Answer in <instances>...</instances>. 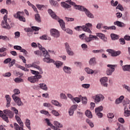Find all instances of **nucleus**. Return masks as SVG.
Returning <instances> with one entry per match:
<instances>
[{
	"label": "nucleus",
	"instance_id": "1",
	"mask_svg": "<svg viewBox=\"0 0 130 130\" xmlns=\"http://www.w3.org/2000/svg\"><path fill=\"white\" fill-rule=\"evenodd\" d=\"M66 2L67 3V4H69V5L74 6L76 10H78V11H81V12H84L85 14L88 18H91V19H93V18H94V16L93 15V14H92V13H91V12H90V11L84 6L77 5H76V3L72 2V0H68L66 1Z\"/></svg>",
	"mask_w": 130,
	"mask_h": 130
},
{
	"label": "nucleus",
	"instance_id": "2",
	"mask_svg": "<svg viewBox=\"0 0 130 130\" xmlns=\"http://www.w3.org/2000/svg\"><path fill=\"white\" fill-rule=\"evenodd\" d=\"M38 46L41 51L42 52L43 56L45 57L43 58V61L45 62H47V63H50V62H54V60L50 58V55H49L48 52L45 50V48L42 47V46L39 43H38Z\"/></svg>",
	"mask_w": 130,
	"mask_h": 130
},
{
	"label": "nucleus",
	"instance_id": "3",
	"mask_svg": "<svg viewBox=\"0 0 130 130\" xmlns=\"http://www.w3.org/2000/svg\"><path fill=\"white\" fill-rule=\"evenodd\" d=\"M98 37H99V38L102 39V40H103L105 42H106V41H107V38L105 37V35L102 33H97L96 36L89 35V37H86L85 39L86 42H90L92 41V40H94V39H95V40H98V39H99Z\"/></svg>",
	"mask_w": 130,
	"mask_h": 130
},
{
	"label": "nucleus",
	"instance_id": "4",
	"mask_svg": "<svg viewBox=\"0 0 130 130\" xmlns=\"http://www.w3.org/2000/svg\"><path fill=\"white\" fill-rule=\"evenodd\" d=\"M4 112L5 114H4L3 111L0 110V117H2L5 121H6V122H9V118H8V116L9 118H13V117H14V113L8 109L4 110Z\"/></svg>",
	"mask_w": 130,
	"mask_h": 130
},
{
	"label": "nucleus",
	"instance_id": "5",
	"mask_svg": "<svg viewBox=\"0 0 130 130\" xmlns=\"http://www.w3.org/2000/svg\"><path fill=\"white\" fill-rule=\"evenodd\" d=\"M13 92L14 94L12 95V98L14 101H15V103H16L17 105L18 106H22V105H23V102L21 101V99L18 96V94L21 93L20 90L18 89H15L13 90Z\"/></svg>",
	"mask_w": 130,
	"mask_h": 130
},
{
	"label": "nucleus",
	"instance_id": "6",
	"mask_svg": "<svg viewBox=\"0 0 130 130\" xmlns=\"http://www.w3.org/2000/svg\"><path fill=\"white\" fill-rule=\"evenodd\" d=\"M58 22L59 23L60 26L62 30L66 31V32L68 34H70V35H73L72 30L70 28H67L66 29V23L63 22V20L62 19H58Z\"/></svg>",
	"mask_w": 130,
	"mask_h": 130
},
{
	"label": "nucleus",
	"instance_id": "7",
	"mask_svg": "<svg viewBox=\"0 0 130 130\" xmlns=\"http://www.w3.org/2000/svg\"><path fill=\"white\" fill-rule=\"evenodd\" d=\"M4 20L2 22V26L4 29H7V30H10L11 29V26L10 24L8 23V15L6 14L3 17Z\"/></svg>",
	"mask_w": 130,
	"mask_h": 130
},
{
	"label": "nucleus",
	"instance_id": "8",
	"mask_svg": "<svg viewBox=\"0 0 130 130\" xmlns=\"http://www.w3.org/2000/svg\"><path fill=\"white\" fill-rule=\"evenodd\" d=\"M108 68H109V69H108L106 71L107 75L108 76H111L112 75V73L115 71V68L117 67V65L116 64H108L107 65Z\"/></svg>",
	"mask_w": 130,
	"mask_h": 130
},
{
	"label": "nucleus",
	"instance_id": "9",
	"mask_svg": "<svg viewBox=\"0 0 130 130\" xmlns=\"http://www.w3.org/2000/svg\"><path fill=\"white\" fill-rule=\"evenodd\" d=\"M21 14H24V12L18 11L17 13L14 14L13 15V17L15 18V19H18L19 21H21L22 22H26V19L24 16H21Z\"/></svg>",
	"mask_w": 130,
	"mask_h": 130
},
{
	"label": "nucleus",
	"instance_id": "10",
	"mask_svg": "<svg viewBox=\"0 0 130 130\" xmlns=\"http://www.w3.org/2000/svg\"><path fill=\"white\" fill-rule=\"evenodd\" d=\"M92 99L94 100L95 103H99L101 101L104 100V96L101 94H96L92 96Z\"/></svg>",
	"mask_w": 130,
	"mask_h": 130
},
{
	"label": "nucleus",
	"instance_id": "11",
	"mask_svg": "<svg viewBox=\"0 0 130 130\" xmlns=\"http://www.w3.org/2000/svg\"><path fill=\"white\" fill-rule=\"evenodd\" d=\"M75 30H77V31H80V30H82V29L83 30V31H85V32H87L88 33H89V34H91L92 33V31L90 30V29L88 28L86 25H83V26H77L74 28Z\"/></svg>",
	"mask_w": 130,
	"mask_h": 130
},
{
	"label": "nucleus",
	"instance_id": "12",
	"mask_svg": "<svg viewBox=\"0 0 130 130\" xmlns=\"http://www.w3.org/2000/svg\"><path fill=\"white\" fill-rule=\"evenodd\" d=\"M42 76L41 75H36L35 76L30 77L28 78V80L30 83H35V82L38 81L39 79H41Z\"/></svg>",
	"mask_w": 130,
	"mask_h": 130
},
{
	"label": "nucleus",
	"instance_id": "13",
	"mask_svg": "<svg viewBox=\"0 0 130 130\" xmlns=\"http://www.w3.org/2000/svg\"><path fill=\"white\" fill-rule=\"evenodd\" d=\"M51 35L53 37L55 38H58L60 36L59 31L57 30V29L53 28L50 30Z\"/></svg>",
	"mask_w": 130,
	"mask_h": 130
},
{
	"label": "nucleus",
	"instance_id": "14",
	"mask_svg": "<svg viewBox=\"0 0 130 130\" xmlns=\"http://www.w3.org/2000/svg\"><path fill=\"white\" fill-rule=\"evenodd\" d=\"M107 52L110 53L111 56H118V55H120V54H121V52L120 51H115L111 49H107Z\"/></svg>",
	"mask_w": 130,
	"mask_h": 130
},
{
	"label": "nucleus",
	"instance_id": "15",
	"mask_svg": "<svg viewBox=\"0 0 130 130\" xmlns=\"http://www.w3.org/2000/svg\"><path fill=\"white\" fill-rule=\"evenodd\" d=\"M40 62H35L31 63L32 64V68H35V69H37V70H38L40 72V74H42L43 73V71H42V68H41L39 64H40Z\"/></svg>",
	"mask_w": 130,
	"mask_h": 130
},
{
	"label": "nucleus",
	"instance_id": "16",
	"mask_svg": "<svg viewBox=\"0 0 130 130\" xmlns=\"http://www.w3.org/2000/svg\"><path fill=\"white\" fill-rule=\"evenodd\" d=\"M100 81L102 86L104 87H107V86H108V84H107V82H108V78L107 77H103L100 79Z\"/></svg>",
	"mask_w": 130,
	"mask_h": 130
},
{
	"label": "nucleus",
	"instance_id": "17",
	"mask_svg": "<svg viewBox=\"0 0 130 130\" xmlns=\"http://www.w3.org/2000/svg\"><path fill=\"white\" fill-rule=\"evenodd\" d=\"M14 49H16V50H20V52H23L24 54H27L28 53L26 50L22 49V47L20 46H14Z\"/></svg>",
	"mask_w": 130,
	"mask_h": 130
},
{
	"label": "nucleus",
	"instance_id": "18",
	"mask_svg": "<svg viewBox=\"0 0 130 130\" xmlns=\"http://www.w3.org/2000/svg\"><path fill=\"white\" fill-rule=\"evenodd\" d=\"M46 122H47L48 125H49V126H50V127H51V128H52V129H54V130H60V129L56 127L54 125H53V124H51V123L50 122V121H49V119L46 118L45 119Z\"/></svg>",
	"mask_w": 130,
	"mask_h": 130
},
{
	"label": "nucleus",
	"instance_id": "19",
	"mask_svg": "<svg viewBox=\"0 0 130 130\" xmlns=\"http://www.w3.org/2000/svg\"><path fill=\"white\" fill-rule=\"evenodd\" d=\"M114 25L118 26V27H120L121 28L125 27V24L119 21H116L114 22Z\"/></svg>",
	"mask_w": 130,
	"mask_h": 130
},
{
	"label": "nucleus",
	"instance_id": "20",
	"mask_svg": "<svg viewBox=\"0 0 130 130\" xmlns=\"http://www.w3.org/2000/svg\"><path fill=\"white\" fill-rule=\"evenodd\" d=\"M63 71L66 73V74H71L72 73V68L68 66H64L63 67Z\"/></svg>",
	"mask_w": 130,
	"mask_h": 130
},
{
	"label": "nucleus",
	"instance_id": "21",
	"mask_svg": "<svg viewBox=\"0 0 130 130\" xmlns=\"http://www.w3.org/2000/svg\"><path fill=\"white\" fill-rule=\"evenodd\" d=\"M48 12L49 15H50L52 18H53V19H55V20H56V19H57V16H56L55 13L53 11H52V10L48 9Z\"/></svg>",
	"mask_w": 130,
	"mask_h": 130
},
{
	"label": "nucleus",
	"instance_id": "22",
	"mask_svg": "<svg viewBox=\"0 0 130 130\" xmlns=\"http://www.w3.org/2000/svg\"><path fill=\"white\" fill-rule=\"evenodd\" d=\"M5 98H6L7 100V107H10L11 106V97H10V95L8 94H6L5 96Z\"/></svg>",
	"mask_w": 130,
	"mask_h": 130
},
{
	"label": "nucleus",
	"instance_id": "23",
	"mask_svg": "<svg viewBox=\"0 0 130 130\" xmlns=\"http://www.w3.org/2000/svg\"><path fill=\"white\" fill-rule=\"evenodd\" d=\"M40 88L44 91H47L48 90V87H47V85L45 83H41L39 84Z\"/></svg>",
	"mask_w": 130,
	"mask_h": 130
},
{
	"label": "nucleus",
	"instance_id": "24",
	"mask_svg": "<svg viewBox=\"0 0 130 130\" xmlns=\"http://www.w3.org/2000/svg\"><path fill=\"white\" fill-rule=\"evenodd\" d=\"M40 39L41 40H51V38L48 37L47 35H44L40 37Z\"/></svg>",
	"mask_w": 130,
	"mask_h": 130
},
{
	"label": "nucleus",
	"instance_id": "25",
	"mask_svg": "<svg viewBox=\"0 0 130 130\" xmlns=\"http://www.w3.org/2000/svg\"><path fill=\"white\" fill-rule=\"evenodd\" d=\"M51 103L55 106H57V107H61V104H60L57 101L53 100L51 101Z\"/></svg>",
	"mask_w": 130,
	"mask_h": 130
},
{
	"label": "nucleus",
	"instance_id": "26",
	"mask_svg": "<svg viewBox=\"0 0 130 130\" xmlns=\"http://www.w3.org/2000/svg\"><path fill=\"white\" fill-rule=\"evenodd\" d=\"M25 125L28 129L31 130V121L28 119H26L25 120Z\"/></svg>",
	"mask_w": 130,
	"mask_h": 130
},
{
	"label": "nucleus",
	"instance_id": "27",
	"mask_svg": "<svg viewBox=\"0 0 130 130\" xmlns=\"http://www.w3.org/2000/svg\"><path fill=\"white\" fill-rule=\"evenodd\" d=\"M89 63L90 66H95L96 64V58L93 57L90 59Z\"/></svg>",
	"mask_w": 130,
	"mask_h": 130
},
{
	"label": "nucleus",
	"instance_id": "28",
	"mask_svg": "<svg viewBox=\"0 0 130 130\" xmlns=\"http://www.w3.org/2000/svg\"><path fill=\"white\" fill-rule=\"evenodd\" d=\"M82 98V95H79V98H73L72 100L73 102H76L77 103H80L81 102V99Z\"/></svg>",
	"mask_w": 130,
	"mask_h": 130
},
{
	"label": "nucleus",
	"instance_id": "29",
	"mask_svg": "<svg viewBox=\"0 0 130 130\" xmlns=\"http://www.w3.org/2000/svg\"><path fill=\"white\" fill-rule=\"evenodd\" d=\"M103 28L105 29L106 30H115L116 29V27L114 25L109 27L107 26H103Z\"/></svg>",
	"mask_w": 130,
	"mask_h": 130
},
{
	"label": "nucleus",
	"instance_id": "30",
	"mask_svg": "<svg viewBox=\"0 0 130 130\" xmlns=\"http://www.w3.org/2000/svg\"><path fill=\"white\" fill-rule=\"evenodd\" d=\"M111 38L112 40H117V39H119V36L115 34H111Z\"/></svg>",
	"mask_w": 130,
	"mask_h": 130
},
{
	"label": "nucleus",
	"instance_id": "31",
	"mask_svg": "<svg viewBox=\"0 0 130 130\" xmlns=\"http://www.w3.org/2000/svg\"><path fill=\"white\" fill-rule=\"evenodd\" d=\"M124 72H130V64L125 65L122 67Z\"/></svg>",
	"mask_w": 130,
	"mask_h": 130
},
{
	"label": "nucleus",
	"instance_id": "32",
	"mask_svg": "<svg viewBox=\"0 0 130 130\" xmlns=\"http://www.w3.org/2000/svg\"><path fill=\"white\" fill-rule=\"evenodd\" d=\"M61 6L64 9H70V8H71V6L66 3V2H61Z\"/></svg>",
	"mask_w": 130,
	"mask_h": 130
},
{
	"label": "nucleus",
	"instance_id": "33",
	"mask_svg": "<svg viewBox=\"0 0 130 130\" xmlns=\"http://www.w3.org/2000/svg\"><path fill=\"white\" fill-rule=\"evenodd\" d=\"M54 64L56 66V67L57 68V69H59V68H60V67L63 64V63L60 61H57L54 63Z\"/></svg>",
	"mask_w": 130,
	"mask_h": 130
},
{
	"label": "nucleus",
	"instance_id": "34",
	"mask_svg": "<svg viewBox=\"0 0 130 130\" xmlns=\"http://www.w3.org/2000/svg\"><path fill=\"white\" fill-rule=\"evenodd\" d=\"M124 115L126 117H128L130 115V111L129 110H127L126 108L125 107L124 109Z\"/></svg>",
	"mask_w": 130,
	"mask_h": 130
},
{
	"label": "nucleus",
	"instance_id": "35",
	"mask_svg": "<svg viewBox=\"0 0 130 130\" xmlns=\"http://www.w3.org/2000/svg\"><path fill=\"white\" fill-rule=\"evenodd\" d=\"M85 115L87 117H88V118H92V117H93V116L92 115V113L89 110H87L85 111Z\"/></svg>",
	"mask_w": 130,
	"mask_h": 130
},
{
	"label": "nucleus",
	"instance_id": "36",
	"mask_svg": "<svg viewBox=\"0 0 130 130\" xmlns=\"http://www.w3.org/2000/svg\"><path fill=\"white\" fill-rule=\"evenodd\" d=\"M35 20L38 22V23H40L41 22V18H40V15L39 14H36Z\"/></svg>",
	"mask_w": 130,
	"mask_h": 130
},
{
	"label": "nucleus",
	"instance_id": "37",
	"mask_svg": "<svg viewBox=\"0 0 130 130\" xmlns=\"http://www.w3.org/2000/svg\"><path fill=\"white\" fill-rule=\"evenodd\" d=\"M14 127L15 129L16 130H22L23 129V127H20L17 123H14Z\"/></svg>",
	"mask_w": 130,
	"mask_h": 130
},
{
	"label": "nucleus",
	"instance_id": "38",
	"mask_svg": "<svg viewBox=\"0 0 130 130\" xmlns=\"http://www.w3.org/2000/svg\"><path fill=\"white\" fill-rule=\"evenodd\" d=\"M92 52L93 53H104V52H105V51H104L103 49L94 50L92 51Z\"/></svg>",
	"mask_w": 130,
	"mask_h": 130
},
{
	"label": "nucleus",
	"instance_id": "39",
	"mask_svg": "<svg viewBox=\"0 0 130 130\" xmlns=\"http://www.w3.org/2000/svg\"><path fill=\"white\" fill-rule=\"evenodd\" d=\"M40 113H41L42 114H45V115H47V116H50V114H49V112L44 110H41Z\"/></svg>",
	"mask_w": 130,
	"mask_h": 130
},
{
	"label": "nucleus",
	"instance_id": "40",
	"mask_svg": "<svg viewBox=\"0 0 130 130\" xmlns=\"http://www.w3.org/2000/svg\"><path fill=\"white\" fill-rule=\"evenodd\" d=\"M0 39H2V40H4V41H10V38L6 36H0Z\"/></svg>",
	"mask_w": 130,
	"mask_h": 130
},
{
	"label": "nucleus",
	"instance_id": "41",
	"mask_svg": "<svg viewBox=\"0 0 130 130\" xmlns=\"http://www.w3.org/2000/svg\"><path fill=\"white\" fill-rule=\"evenodd\" d=\"M14 81L15 82V83H22L24 82V80L22 78L17 77L14 79Z\"/></svg>",
	"mask_w": 130,
	"mask_h": 130
},
{
	"label": "nucleus",
	"instance_id": "42",
	"mask_svg": "<svg viewBox=\"0 0 130 130\" xmlns=\"http://www.w3.org/2000/svg\"><path fill=\"white\" fill-rule=\"evenodd\" d=\"M54 124L57 127H62V124H61L60 123H59L56 121H54Z\"/></svg>",
	"mask_w": 130,
	"mask_h": 130
},
{
	"label": "nucleus",
	"instance_id": "43",
	"mask_svg": "<svg viewBox=\"0 0 130 130\" xmlns=\"http://www.w3.org/2000/svg\"><path fill=\"white\" fill-rule=\"evenodd\" d=\"M36 7L38 8V10H43V9L46 8L45 6L39 4H37Z\"/></svg>",
	"mask_w": 130,
	"mask_h": 130
},
{
	"label": "nucleus",
	"instance_id": "44",
	"mask_svg": "<svg viewBox=\"0 0 130 130\" xmlns=\"http://www.w3.org/2000/svg\"><path fill=\"white\" fill-rule=\"evenodd\" d=\"M30 71L31 72V74H32L33 75H35V76H40V75L42 74H40V71L38 72V71H36L32 70H31Z\"/></svg>",
	"mask_w": 130,
	"mask_h": 130
},
{
	"label": "nucleus",
	"instance_id": "45",
	"mask_svg": "<svg viewBox=\"0 0 130 130\" xmlns=\"http://www.w3.org/2000/svg\"><path fill=\"white\" fill-rule=\"evenodd\" d=\"M103 110V106H100L95 109V112H101Z\"/></svg>",
	"mask_w": 130,
	"mask_h": 130
},
{
	"label": "nucleus",
	"instance_id": "46",
	"mask_svg": "<svg viewBox=\"0 0 130 130\" xmlns=\"http://www.w3.org/2000/svg\"><path fill=\"white\" fill-rule=\"evenodd\" d=\"M43 106L45 107H49L50 109V108H53V106H52V105H51V104L45 103L43 104Z\"/></svg>",
	"mask_w": 130,
	"mask_h": 130
},
{
	"label": "nucleus",
	"instance_id": "47",
	"mask_svg": "<svg viewBox=\"0 0 130 130\" xmlns=\"http://www.w3.org/2000/svg\"><path fill=\"white\" fill-rule=\"evenodd\" d=\"M86 122L89 124L90 127H94V123L90 121L89 119H86Z\"/></svg>",
	"mask_w": 130,
	"mask_h": 130
},
{
	"label": "nucleus",
	"instance_id": "48",
	"mask_svg": "<svg viewBox=\"0 0 130 130\" xmlns=\"http://www.w3.org/2000/svg\"><path fill=\"white\" fill-rule=\"evenodd\" d=\"M16 63V60L15 59H11V61L9 63V68H12L14 64Z\"/></svg>",
	"mask_w": 130,
	"mask_h": 130
},
{
	"label": "nucleus",
	"instance_id": "49",
	"mask_svg": "<svg viewBox=\"0 0 130 130\" xmlns=\"http://www.w3.org/2000/svg\"><path fill=\"white\" fill-rule=\"evenodd\" d=\"M85 72H86L87 74H94V71L89 68H86L85 69Z\"/></svg>",
	"mask_w": 130,
	"mask_h": 130
},
{
	"label": "nucleus",
	"instance_id": "50",
	"mask_svg": "<svg viewBox=\"0 0 130 130\" xmlns=\"http://www.w3.org/2000/svg\"><path fill=\"white\" fill-rule=\"evenodd\" d=\"M111 5L112 7H116L118 5V2L117 1L115 2L114 0L111 1Z\"/></svg>",
	"mask_w": 130,
	"mask_h": 130
},
{
	"label": "nucleus",
	"instance_id": "51",
	"mask_svg": "<svg viewBox=\"0 0 130 130\" xmlns=\"http://www.w3.org/2000/svg\"><path fill=\"white\" fill-rule=\"evenodd\" d=\"M51 113L53 114V115H54L55 116H59V113L56 111V110H53L51 111Z\"/></svg>",
	"mask_w": 130,
	"mask_h": 130
},
{
	"label": "nucleus",
	"instance_id": "52",
	"mask_svg": "<svg viewBox=\"0 0 130 130\" xmlns=\"http://www.w3.org/2000/svg\"><path fill=\"white\" fill-rule=\"evenodd\" d=\"M82 102L83 104H87V102H88V100L87 99L86 97H82Z\"/></svg>",
	"mask_w": 130,
	"mask_h": 130
},
{
	"label": "nucleus",
	"instance_id": "53",
	"mask_svg": "<svg viewBox=\"0 0 130 130\" xmlns=\"http://www.w3.org/2000/svg\"><path fill=\"white\" fill-rule=\"evenodd\" d=\"M124 40L125 39L122 38L119 39V41L120 42V44H121L122 45H124V44H125V40Z\"/></svg>",
	"mask_w": 130,
	"mask_h": 130
},
{
	"label": "nucleus",
	"instance_id": "54",
	"mask_svg": "<svg viewBox=\"0 0 130 130\" xmlns=\"http://www.w3.org/2000/svg\"><path fill=\"white\" fill-rule=\"evenodd\" d=\"M65 20L67 22H73L75 19L73 18L65 17Z\"/></svg>",
	"mask_w": 130,
	"mask_h": 130
},
{
	"label": "nucleus",
	"instance_id": "55",
	"mask_svg": "<svg viewBox=\"0 0 130 130\" xmlns=\"http://www.w3.org/2000/svg\"><path fill=\"white\" fill-rule=\"evenodd\" d=\"M10 61H12V58H8L6 59L4 61V63H5V64L10 63Z\"/></svg>",
	"mask_w": 130,
	"mask_h": 130
},
{
	"label": "nucleus",
	"instance_id": "56",
	"mask_svg": "<svg viewBox=\"0 0 130 130\" xmlns=\"http://www.w3.org/2000/svg\"><path fill=\"white\" fill-rule=\"evenodd\" d=\"M50 3L52 6H56V5H57V2L56 1H54L53 0H51L50 1Z\"/></svg>",
	"mask_w": 130,
	"mask_h": 130
},
{
	"label": "nucleus",
	"instance_id": "57",
	"mask_svg": "<svg viewBox=\"0 0 130 130\" xmlns=\"http://www.w3.org/2000/svg\"><path fill=\"white\" fill-rule=\"evenodd\" d=\"M116 9L118 10H120V11H123V7H122V6L120 4H118V5L116 7Z\"/></svg>",
	"mask_w": 130,
	"mask_h": 130
},
{
	"label": "nucleus",
	"instance_id": "58",
	"mask_svg": "<svg viewBox=\"0 0 130 130\" xmlns=\"http://www.w3.org/2000/svg\"><path fill=\"white\" fill-rule=\"evenodd\" d=\"M0 12L2 14H6L7 15H8V10H7V9H1Z\"/></svg>",
	"mask_w": 130,
	"mask_h": 130
},
{
	"label": "nucleus",
	"instance_id": "59",
	"mask_svg": "<svg viewBox=\"0 0 130 130\" xmlns=\"http://www.w3.org/2000/svg\"><path fill=\"white\" fill-rule=\"evenodd\" d=\"M78 107L77 105H73V106H72V107L70 108V109H71L72 110H73V111H75V110H77V108Z\"/></svg>",
	"mask_w": 130,
	"mask_h": 130
},
{
	"label": "nucleus",
	"instance_id": "60",
	"mask_svg": "<svg viewBox=\"0 0 130 130\" xmlns=\"http://www.w3.org/2000/svg\"><path fill=\"white\" fill-rule=\"evenodd\" d=\"M67 52L68 54H69V55H74V52L72 51V50L69 49V50H67Z\"/></svg>",
	"mask_w": 130,
	"mask_h": 130
},
{
	"label": "nucleus",
	"instance_id": "61",
	"mask_svg": "<svg viewBox=\"0 0 130 130\" xmlns=\"http://www.w3.org/2000/svg\"><path fill=\"white\" fill-rule=\"evenodd\" d=\"M82 87L83 88H85V89H88V88H90V84H84L82 85Z\"/></svg>",
	"mask_w": 130,
	"mask_h": 130
},
{
	"label": "nucleus",
	"instance_id": "62",
	"mask_svg": "<svg viewBox=\"0 0 130 130\" xmlns=\"http://www.w3.org/2000/svg\"><path fill=\"white\" fill-rule=\"evenodd\" d=\"M96 115L98 116L99 118H102L103 116V114L101 112H95Z\"/></svg>",
	"mask_w": 130,
	"mask_h": 130
},
{
	"label": "nucleus",
	"instance_id": "63",
	"mask_svg": "<svg viewBox=\"0 0 130 130\" xmlns=\"http://www.w3.org/2000/svg\"><path fill=\"white\" fill-rule=\"evenodd\" d=\"M124 39H125V40H126V41H130V36L127 35H126L124 37Z\"/></svg>",
	"mask_w": 130,
	"mask_h": 130
},
{
	"label": "nucleus",
	"instance_id": "64",
	"mask_svg": "<svg viewBox=\"0 0 130 130\" xmlns=\"http://www.w3.org/2000/svg\"><path fill=\"white\" fill-rule=\"evenodd\" d=\"M107 117H108V118H113V117H114V115H113V114L111 113H108V115H107Z\"/></svg>",
	"mask_w": 130,
	"mask_h": 130
}]
</instances>
